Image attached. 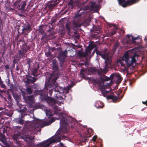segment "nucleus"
<instances>
[{"label": "nucleus", "instance_id": "nucleus-1", "mask_svg": "<svg viewBox=\"0 0 147 147\" xmlns=\"http://www.w3.org/2000/svg\"><path fill=\"white\" fill-rule=\"evenodd\" d=\"M51 67L53 72L50 75L49 80L45 82V87L47 88L53 86V84L55 83L59 76V74L57 72L59 71V69L58 64L57 61L56 60L53 59Z\"/></svg>", "mask_w": 147, "mask_h": 147}, {"label": "nucleus", "instance_id": "nucleus-2", "mask_svg": "<svg viewBox=\"0 0 147 147\" xmlns=\"http://www.w3.org/2000/svg\"><path fill=\"white\" fill-rule=\"evenodd\" d=\"M54 83L53 84V86L51 88H47L45 87V88L46 89H47V91H48V89L51 88L52 87H53L51 89H50L49 90L48 92H47V93L45 94L44 93V90H39L38 91V94L40 95L42 97V99L43 98L44 95H47L49 94V96H51L53 93V91H54L55 93V97L58 98L59 96H60V95L61 93H63L64 92V89L63 88L57 86H55Z\"/></svg>", "mask_w": 147, "mask_h": 147}, {"label": "nucleus", "instance_id": "nucleus-3", "mask_svg": "<svg viewBox=\"0 0 147 147\" xmlns=\"http://www.w3.org/2000/svg\"><path fill=\"white\" fill-rule=\"evenodd\" d=\"M60 123L64 127L69 125L71 128H74L75 126L74 125L77 124L78 122L74 119L67 117H63L60 120Z\"/></svg>", "mask_w": 147, "mask_h": 147}, {"label": "nucleus", "instance_id": "nucleus-4", "mask_svg": "<svg viewBox=\"0 0 147 147\" xmlns=\"http://www.w3.org/2000/svg\"><path fill=\"white\" fill-rule=\"evenodd\" d=\"M38 71V68H34L32 70L30 74L28 72V74L26 76V80L25 82L27 84L30 83L33 84L37 80L38 78L36 77L37 76V73Z\"/></svg>", "mask_w": 147, "mask_h": 147}, {"label": "nucleus", "instance_id": "nucleus-5", "mask_svg": "<svg viewBox=\"0 0 147 147\" xmlns=\"http://www.w3.org/2000/svg\"><path fill=\"white\" fill-rule=\"evenodd\" d=\"M102 58L105 60V68L101 69L98 71V74L101 76L104 75L107 72V68L109 67L110 65L112 62V56H101Z\"/></svg>", "mask_w": 147, "mask_h": 147}, {"label": "nucleus", "instance_id": "nucleus-6", "mask_svg": "<svg viewBox=\"0 0 147 147\" xmlns=\"http://www.w3.org/2000/svg\"><path fill=\"white\" fill-rule=\"evenodd\" d=\"M142 48L141 46H139L135 48L126 51L123 55H138V54L147 55V50L144 49H141Z\"/></svg>", "mask_w": 147, "mask_h": 147}, {"label": "nucleus", "instance_id": "nucleus-7", "mask_svg": "<svg viewBox=\"0 0 147 147\" xmlns=\"http://www.w3.org/2000/svg\"><path fill=\"white\" fill-rule=\"evenodd\" d=\"M122 60L125 61L128 66H133L134 64L135 63L136 60L135 59L136 57H139L140 56H132V57L130 58V56H123Z\"/></svg>", "mask_w": 147, "mask_h": 147}, {"label": "nucleus", "instance_id": "nucleus-8", "mask_svg": "<svg viewBox=\"0 0 147 147\" xmlns=\"http://www.w3.org/2000/svg\"><path fill=\"white\" fill-rule=\"evenodd\" d=\"M120 5L123 7L130 6L139 2L140 0H118Z\"/></svg>", "mask_w": 147, "mask_h": 147}, {"label": "nucleus", "instance_id": "nucleus-9", "mask_svg": "<svg viewBox=\"0 0 147 147\" xmlns=\"http://www.w3.org/2000/svg\"><path fill=\"white\" fill-rule=\"evenodd\" d=\"M59 2V0L50 1L46 4L45 7H48L50 9H52Z\"/></svg>", "mask_w": 147, "mask_h": 147}, {"label": "nucleus", "instance_id": "nucleus-10", "mask_svg": "<svg viewBox=\"0 0 147 147\" xmlns=\"http://www.w3.org/2000/svg\"><path fill=\"white\" fill-rule=\"evenodd\" d=\"M41 120H39L37 119H36L33 122V123L31 125V126H32L33 127L32 130H34L38 131H40L41 129L40 128L39 130H38V127L39 126V124L40 123Z\"/></svg>", "mask_w": 147, "mask_h": 147}, {"label": "nucleus", "instance_id": "nucleus-11", "mask_svg": "<svg viewBox=\"0 0 147 147\" xmlns=\"http://www.w3.org/2000/svg\"><path fill=\"white\" fill-rule=\"evenodd\" d=\"M126 38L127 40H131V42L133 44L136 45H139V42L135 41L138 39L139 38L138 37H134L133 36L128 35L126 36Z\"/></svg>", "mask_w": 147, "mask_h": 147}, {"label": "nucleus", "instance_id": "nucleus-12", "mask_svg": "<svg viewBox=\"0 0 147 147\" xmlns=\"http://www.w3.org/2000/svg\"><path fill=\"white\" fill-rule=\"evenodd\" d=\"M117 96L115 95L113 93H112L110 95H108L107 97V99H112L114 102H116L119 97V95L117 94Z\"/></svg>", "mask_w": 147, "mask_h": 147}, {"label": "nucleus", "instance_id": "nucleus-13", "mask_svg": "<svg viewBox=\"0 0 147 147\" xmlns=\"http://www.w3.org/2000/svg\"><path fill=\"white\" fill-rule=\"evenodd\" d=\"M13 97L16 100V103L18 106L21 108L20 106L22 105V104L20 103L19 101L21 100V96L18 94H13Z\"/></svg>", "mask_w": 147, "mask_h": 147}, {"label": "nucleus", "instance_id": "nucleus-14", "mask_svg": "<svg viewBox=\"0 0 147 147\" xmlns=\"http://www.w3.org/2000/svg\"><path fill=\"white\" fill-rule=\"evenodd\" d=\"M31 25L28 23L25 24L22 29V33H24L25 32L28 31L30 32L32 30Z\"/></svg>", "mask_w": 147, "mask_h": 147}, {"label": "nucleus", "instance_id": "nucleus-15", "mask_svg": "<svg viewBox=\"0 0 147 147\" xmlns=\"http://www.w3.org/2000/svg\"><path fill=\"white\" fill-rule=\"evenodd\" d=\"M47 26L46 25H42L39 26L38 31V32L40 33L41 35L44 34L45 33V30L46 29Z\"/></svg>", "mask_w": 147, "mask_h": 147}, {"label": "nucleus", "instance_id": "nucleus-16", "mask_svg": "<svg viewBox=\"0 0 147 147\" xmlns=\"http://www.w3.org/2000/svg\"><path fill=\"white\" fill-rule=\"evenodd\" d=\"M44 95L45 96L43 97L44 100H46L49 103L53 102L54 104L55 103V100L53 98H51L50 96H49L47 95Z\"/></svg>", "mask_w": 147, "mask_h": 147}, {"label": "nucleus", "instance_id": "nucleus-17", "mask_svg": "<svg viewBox=\"0 0 147 147\" xmlns=\"http://www.w3.org/2000/svg\"><path fill=\"white\" fill-rule=\"evenodd\" d=\"M24 116L23 115H21V117L19 118L15 119L14 121L17 124L23 125L24 123V121L22 119L24 118Z\"/></svg>", "mask_w": 147, "mask_h": 147}, {"label": "nucleus", "instance_id": "nucleus-18", "mask_svg": "<svg viewBox=\"0 0 147 147\" xmlns=\"http://www.w3.org/2000/svg\"><path fill=\"white\" fill-rule=\"evenodd\" d=\"M107 50L106 49H105L104 51L103 54H102L100 51L97 49H95L93 51L92 54L94 55L95 53L97 55H107V53H106Z\"/></svg>", "mask_w": 147, "mask_h": 147}, {"label": "nucleus", "instance_id": "nucleus-19", "mask_svg": "<svg viewBox=\"0 0 147 147\" xmlns=\"http://www.w3.org/2000/svg\"><path fill=\"white\" fill-rule=\"evenodd\" d=\"M34 136L32 138H30L28 136H22V138L24 139V140L26 142H32V141L34 139Z\"/></svg>", "mask_w": 147, "mask_h": 147}, {"label": "nucleus", "instance_id": "nucleus-20", "mask_svg": "<svg viewBox=\"0 0 147 147\" xmlns=\"http://www.w3.org/2000/svg\"><path fill=\"white\" fill-rule=\"evenodd\" d=\"M24 98L25 101L27 102H33V96L30 95L25 97L23 96Z\"/></svg>", "mask_w": 147, "mask_h": 147}, {"label": "nucleus", "instance_id": "nucleus-21", "mask_svg": "<svg viewBox=\"0 0 147 147\" xmlns=\"http://www.w3.org/2000/svg\"><path fill=\"white\" fill-rule=\"evenodd\" d=\"M86 72V70L84 69H82L81 70L80 74V76L82 77V78L84 79L85 80H90V78L88 77H86L84 75V72Z\"/></svg>", "mask_w": 147, "mask_h": 147}, {"label": "nucleus", "instance_id": "nucleus-22", "mask_svg": "<svg viewBox=\"0 0 147 147\" xmlns=\"http://www.w3.org/2000/svg\"><path fill=\"white\" fill-rule=\"evenodd\" d=\"M80 9L79 10H78L77 13L75 15L74 17V19L75 20L76 19L78 18H80L81 17V16L84 14L85 13L84 12L82 11L80 13Z\"/></svg>", "mask_w": 147, "mask_h": 147}, {"label": "nucleus", "instance_id": "nucleus-23", "mask_svg": "<svg viewBox=\"0 0 147 147\" xmlns=\"http://www.w3.org/2000/svg\"><path fill=\"white\" fill-rule=\"evenodd\" d=\"M92 50L90 48L87 47L86 49L85 52V55H88V54H90V52ZM79 54L78 55H84L82 54L80 51L79 52Z\"/></svg>", "mask_w": 147, "mask_h": 147}, {"label": "nucleus", "instance_id": "nucleus-24", "mask_svg": "<svg viewBox=\"0 0 147 147\" xmlns=\"http://www.w3.org/2000/svg\"><path fill=\"white\" fill-rule=\"evenodd\" d=\"M67 56H57V57L59 59L60 62L64 63Z\"/></svg>", "mask_w": 147, "mask_h": 147}, {"label": "nucleus", "instance_id": "nucleus-25", "mask_svg": "<svg viewBox=\"0 0 147 147\" xmlns=\"http://www.w3.org/2000/svg\"><path fill=\"white\" fill-rule=\"evenodd\" d=\"M95 107L98 108H101L104 107V104L100 101H98L96 103Z\"/></svg>", "mask_w": 147, "mask_h": 147}, {"label": "nucleus", "instance_id": "nucleus-26", "mask_svg": "<svg viewBox=\"0 0 147 147\" xmlns=\"http://www.w3.org/2000/svg\"><path fill=\"white\" fill-rule=\"evenodd\" d=\"M55 121V119L53 118H51V120L48 121H45L43 123V125L44 126H45L46 125H48L50 124H51V123L54 122Z\"/></svg>", "mask_w": 147, "mask_h": 147}, {"label": "nucleus", "instance_id": "nucleus-27", "mask_svg": "<svg viewBox=\"0 0 147 147\" xmlns=\"http://www.w3.org/2000/svg\"><path fill=\"white\" fill-rule=\"evenodd\" d=\"M93 31L94 33L98 34L100 31V29L99 26H95L93 28Z\"/></svg>", "mask_w": 147, "mask_h": 147}, {"label": "nucleus", "instance_id": "nucleus-28", "mask_svg": "<svg viewBox=\"0 0 147 147\" xmlns=\"http://www.w3.org/2000/svg\"><path fill=\"white\" fill-rule=\"evenodd\" d=\"M20 135L16 134L13 135L12 136V139L15 141L17 142L18 139L20 138Z\"/></svg>", "mask_w": 147, "mask_h": 147}, {"label": "nucleus", "instance_id": "nucleus-29", "mask_svg": "<svg viewBox=\"0 0 147 147\" xmlns=\"http://www.w3.org/2000/svg\"><path fill=\"white\" fill-rule=\"evenodd\" d=\"M27 110V109L26 107H24L22 109H21L20 111L21 114V115H23L24 116L25 115H26L27 114L26 113Z\"/></svg>", "mask_w": 147, "mask_h": 147}, {"label": "nucleus", "instance_id": "nucleus-30", "mask_svg": "<svg viewBox=\"0 0 147 147\" xmlns=\"http://www.w3.org/2000/svg\"><path fill=\"white\" fill-rule=\"evenodd\" d=\"M97 71V69L95 67H90L88 69V71L92 73H94L96 72Z\"/></svg>", "mask_w": 147, "mask_h": 147}, {"label": "nucleus", "instance_id": "nucleus-31", "mask_svg": "<svg viewBox=\"0 0 147 147\" xmlns=\"http://www.w3.org/2000/svg\"><path fill=\"white\" fill-rule=\"evenodd\" d=\"M27 51V50L25 49L22 48L21 50H20L19 51V55H25Z\"/></svg>", "mask_w": 147, "mask_h": 147}, {"label": "nucleus", "instance_id": "nucleus-32", "mask_svg": "<svg viewBox=\"0 0 147 147\" xmlns=\"http://www.w3.org/2000/svg\"><path fill=\"white\" fill-rule=\"evenodd\" d=\"M105 86H104V84H103V86H102L101 88V90L100 91H101V93L103 95L105 96H106V94L105 92Z\"/></svg>", "mask_w": 147, "mask_h": 147}, {"label": "nucleus", "instance_id": "nucleus-33", "mask_svg": "<svg viewBox=\"0 0 147 147\" xmlns=\"http://www.w3.org/2000/svg\"><path fill=\"white\" fill-rule=\"evenodd\" d=\"M54 109V113L55 114H57L59 113V109H58V107L57 106H55L53 107Z\"/></svg>", "mask_w": 147, "mask_h": 147}, {"label": "nucleus", "instance_id": "nucleus-34", "mask_svg": "<svg viewBox=\"0 0 147 147\" xmlns=\"http://www.w3.org/2000/svg\"><path fill=\"white\" fill-rule=\"evenodd\" d=\"M60 54H59V55H66L67 54V52L66 51H63L61 49V48H58Z\"/></svg>", "mask_w": 147, "mask_h": 147}, {"label": "nucleus", "instance_id": "nucleus-35", "mask_svg": "<svg viewBox=\"0 0 147 147\" xmlns=\"http://www.w3.org/2000/svg\"><path fill=\"white\" fill-rule=\"evenodd\" d=\"M26 91L28 94H30L32 93V88L30 87L27 88Z\"/></svg>", "mask_w": 147, "mask_h": 147}, {"label": "nucleus", "instance_id": "nucleus-36", "mask_svg": "<svg viewBox=\"0 0 147 147\" xmlns=\"http://www.w3.org/2000/svg\"><path fill=\"white\" fill-rule=\"evenodd\" d=\"M95 46V45L94 44V42L93 41H92L91 43L89 44V46L88 47H89L92 50Z\"/></svg>", "mask_w": 147, "mask_h": 147}, {"label": "nucleus", "instance_id": "nucleus-37", "mask_svg": "<svg viewBox=\"0 0 147 147\" xmlns=\"http://www.w3.org/2000/svg\"><path fill=\"white\" fill-rule=\"evenodd\" d=\"M21 127V126H16L14 128V130L15 131H17L18 133L20 132V130Z\"/></svg>", "mask_w": 147, "mask_h": 147}, {"label": "nucleus", "instance_id": "nucleus-38", "mask_svg": "<svg viewBox=\"0 0 147 147\" xmlns=\"http://www.w3.org/2000/svg\"><path fill=\"white\" fill-rule=\"evenodd\" d=\"M89 9V6L87 5L84 7H81L80 9V10H87Z\"/></svg>", "mask_w": 147, "mask_h": 147}, {"label": "nucleus", "instance_id": "nucleus-39", "mask_svg": "<svg viewBox=\"0 0 147 147\" xmlns=\"http://www.w3.org/2000/svg\"><path fill=\"white\" fill-rule=\"evenodd\" d=\"M96 3L93 2H91L90 4V7H91V9H93L96 7Z\"/></svg>", "mask_w": 147, "mask_h": 147}, {"label": "nucleus", "instance_id": "nucleus-40", "mask_svg": "<svg viewBox=\"0 0 147 147\" xmlns=\"http://www.w3.org/2000/svg\"><path fill=\"white\" fill-rule=\"evenodd\" d=\"M26 5V1H24L23 2L22 4L21 5V9L22 10H24L25 7Z\"/></svg>", "mask_w": 147, "mask_h": 147}, {"label": "nucleus", "instance_id": "nucleus-41", "mask_svg": "<svg viewBox=\"0 0 147 147\" xmlns=\"http://www.w3.org/2000/svg\"><path fill=\"white\" fill-rule=\"evenodd\" d=\"M55 49L56 48L55 47H53L51 50H49V52L47 53H48L47 55H51V52H53Z\"/></svg>", "mask_w": 147, "mask_h": 147}, {"label": "nucleus", "instance_id": "nucleus-42", "mask_svg": "<svg viewBox=\"0 0 147 147\" xmlns=\"http://www.w3.org/2000/svg\"><path fill=\"white\" fill-rule=\"evenodd\" d=\"M117 79L118 80V82H119V83H120L121 82L122 80L123 79L122 77L119 75H118Z\"/></svg>", "mask_w": 147, "mask_h": 147}, {"label": "nucleus", "instance_id": "nucleus-43", "mask_svg": "<svg viewBox=\"0 0 147 147\" xmlns=\"http://www.w3.org/2000/svg\"><path fill=\"white\" fill-rule=\"evenodd\" d=\"M65 26L66 28L68 30V32H70V29L69 24L67 23L66 24Z\"/></svg>", "mask_w": 147, "mask_h": 147}, {"label": "nucleus", "instance_id": "nucleus-44", "mask_svg": "<svg viewBox=\"0 0 147 147\" xmlns=\"http://www.w3.org/2000/svg\"><path fill=\"white\" fill-rule=\"evenodd\" d=\"M0 138L1 139V140H5V136L1 133H0Z\"/></svg>", "mask_w": 147, "mask_h": 147}, {"label": "nucleus", "instance_id": "nucleus-45", "mask_svg": "<svg viewBox=\"0 0 147 147\" xmlns=\"http://www.w3.org/2000/svg\"><path fill=\"white\" fill-rule=\"evenodd\" d=\"M90 135L88 136L86 134L84 136V142H86L87 141V140H88V138L90 137Z\"/></svg>", "mask_w": 147, "mask_h": 147}, {"label": "nucleus", "instance_id": "nucleus-46", "mask_svg": "<svg viewBox=\"0 0 147 147\" xmlns=\"http://www.w3.org/2000/svg\"><path fill=\"white\" fill-rule=\"evenodd\" d=\"M110 80H111V79L110 78L107 77H106V76H105V79H104V78H103L102 77L101 78V80L103 81H107Z\"/></svg>", "mask_w": 147, "mask_h": 147}, {"label": "nucleus", "instance_id": "nucleus-47", "mask_svg": "<svg viewBox=\"0 0 147 147\" xmlns=\"http://www.w3.org/2000/svg\"><path fill=\"white\" fill-rule=\"evenodd\" d=\"M0 84L1 85V87L2 88H6V86L5 85L3 84L2 81H0Z\"/></svg>", "mask_w": 147, "mask_h": 147}, {"label": "nucleus", "instance_id": "nucleus-48", "mask_svg": "<svg viewBox=\"0 0 147 147\" xmlns=\"http://www.w3.org/2000/svg\"><path fill=\"white\" fill-rule=\"evenodd\" d=\"M118 45L117 43L115 44L113 46V51H114L118 47Z\"/></svg>", "mask_w": 147, "mask_h": 147}, {"label": "nucleus", "instance_id": "nucleus-49", "mask_svg": "<svg viewBox=\"0 0 147 147\" xmlns=\"http://www.w3.org/2000/svg\"><path fill=\"white\" fill-rule=\"evenodd\" d=\"M43 36L41 38V40H42L45 38H46L47 37L46 36H47V33H46L42 35Z\"/></svg>", "mask_w": 147, "mask_h": 147}, {"label": "nucleus", "instance_id": "nucleus-50", "mask_svg": "<svg viewBox=\"0 0 147 147\" xmlns=\"http://www.w3.org/2000/svg\"><path fill=\"white\" fill-rule=\"evenodd\" d=\"M32 61H31L30 59H29L28 60V61L27 62V63L28 64L29 67H30V64L31 63Z\"/></svg>", "mask_w": 147, "mask_h": 147}, {"label": "nucleus", "instance_id": "nucleus-51", "mask_svg": "<svg viewBox=\"0 0 147 147\" xmlns=\"http://www.w3.org/2000/svg\"><path fill=\"white\" fill-rule=\"evenodd\" d=\"M116 32V30H113L111 32V35H113L115 34Z\"/></svg>", "mask_w": 147, "mask_h": 147}, {"label": "nucleus", "instance_id": "nucleus-52", "mask_svg": "<svg viewBox=\"0 0 147 147\" xmlns=\"http://www.w3.org/2000/svg\"><path fill=\"white\" fill-rule=\"evenodd\" d=\"M97 138V136H96V135L94 136L92 138V141H96Z\"/></svg>", "mask_w": 147, "mask_h": 147}, {"label": "nucleus", "instance_id": "nucleus-53", "mask_svg": "<svg viewBox=\"0 0 147 147\" xmlns=\"http://www.w3.org/2000/svg\"><path fill=\"white\" fill-rule=\"evenodd\" d=\"M7 97V98L8 100L10 101H11L12 100L11 96L10 94H8V95Z\"/></svg>", "mask_w": 147, "mask_h": 147}, {"label": "nucleus", "instance_id": "nucleus-54", "mask_svg": "<svg viewBox=\"0 0 147 147\" xmlns=\"http://www.w3.org/2000/svg\"><path fill=\"white\" fill-rule=\"evenodd\" d=\"M115 74H113L110 75L109 78H110L111 80H112L114 76H115Z\"/></svg>", "mask_w": 147, "mask_h": 147}, {"label": "nucleus", "instance_id": "nucleus-55", "mask_svg": "<svg viewBox=\"0 0 147 147\" xmlns=\"http://www.w3.org/2000/svg\"><path fill=\"white\" fill-rule=\"evenodd\" d=\"M49 34L50 35L53 36L55 34V32L52 30V32H50Z\"/></svg>", "mask_w": 147, "mask_h": 147}, {"label": "nucleus", "instance_id": "nucleus-56", "mask_svg": "<svg viewBox=\"0 0 147 147\" xmlns=\"http://www.w3.org/2000/svg\"><path fill=\"white\" fill-rule=\"evenodd\" d=\"M56 22V20L55 19H53L51 20V23H49V24H51V25L54 23Z\"/></svg>", "mask_w": 147, "mask_h": 147}, {"label": "nucleus", "instance_id": "nucleus-57", "mask_svg": "<svg viewBox=\"0 0 147 147\" xmlns=\"http://www.w3.org/2000/svg\"><path fill=\"white\" fill-rule=\"evenodd\" d=\"M5 119L3 118H1V120H0V124H2L4 122Z\"/></svg>", "mask_w": 147, "mask_h": 147}, {"label": "nucleus", "instance_id": "nucleus-58", "mask_svg": "<svg viewBox=\"0 0 147 147\" xmlns=\"http://www.w3.org/2000/svg\"><path fill=\"white\" fill-rule=\"evenodd\" d=\"M73 4V1L72 0H70L68 3V4L70 5H72Z\"/></svg>", "mask_w": 147, "mask_h": 147}, {"label": "nucleus", "instance_id": "nucleus-59", "mask_svg": "<svg viewBox=\"0 0 147 147\" xmlns=\"http://www.w3.org/2000/svg\"><path fill=\"white\" fill-rule=\"evenodd\" d=\"M47 26H48V27H47V28H46V29L47 28H50V29H53V27L52 26V27H51L50 26H49L48 25H46Z\"/></svg>", "mask_w": 147, "mask_h": 147}, {"label": "nucleus", "instance_id": "nucleus-60", "mask_svg": "<svg viewBox=\"0 0 147 147\" xmlns=\"http://www.w3.org/2000/svg\"><path fill=\"white\" fill-rule=\"evenodd\" d=\"M81 25L79 24H76L75 25V26L76 27H79L81 26Z\"/></svg>", "mask_w": 147, "mask_h": 147}, {"label": "nucleus", "instance_id": "nucleus-61", "mask_svg": "<svg viewBox=\"0 0 147 147\" xmlns=\"http://www.w3.org/2000/svg\"><path fill=\"white\" fill-rule=\"evenodd\" d=\"M79 56V57H80V58H82V57H84L85 59H86L87 58V56H82V55H81V56Z\"/></svg>", "mask_w": 147, "mask_h": 147}, {"label": "nucleus", "instance_id": "nucleus-62", "mask_svg": "<svg viewBox=\"0 0 147 147\" xmlns=\"http://www.w3.org/2000/svg\"><path fill=\"white\" fill-rule=\"evenodd\" d=\"M2 131H3V134L5 133V131H6V132H7V131L6 130H5V129L4 128H2Z\"/></svg>", "mask_w": 147, "mask_h": 147}, {"label": "nucleus", "instance_id": "nucleus-63", "mask_svg": "<svg viewBox=\"0 0 147 147\" xmlns=\"http://www.w3.org/2000/svg\"><path fill=\"white\" fill-rule=\"evenodd\" d=\"M142 102L143 104L145 105L146 106H147V100L145 101H142Z\"/></svg>", "mask_w": 147, "mask_h": 147}, {"label": "nucleus", "instance_id": "nucleus-64", "mask_svg": "<svg viewBox=\"0 0 147 147\" xmlns=\"http://www.w3.org/2000/svg\"><path fill=\"white\" fill-rule=\"evenodd\" d=\"M60 145L61 146L60 147H65L64 146L63 144L62 143H60Z\"/></svg>", "mask_w": 147, "mask_h": 147}]
</instances>
